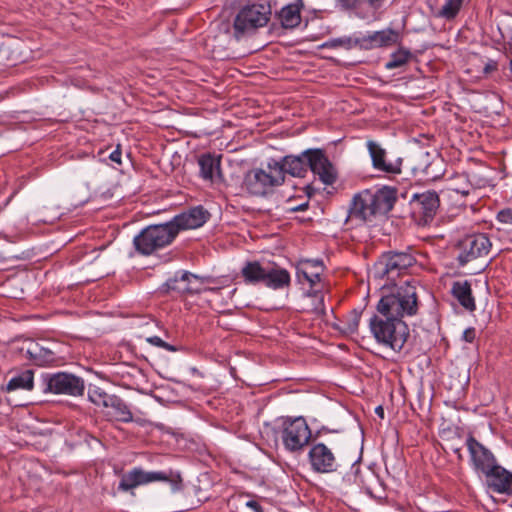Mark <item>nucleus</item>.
Masks as SVG:
<instances>
[{
	"label": "nucleus",
	"mask_w": 512,
	"mask_h": 512,
	"mask_svg": "<svg viewBox=\"0 0 512 512\" xmlns=\"http://www.w3.org/2000/svg\"><path fill=\"white\" fill-rule=\"evenodd\" d=\"M283 184L278 161L268 163L267 169H252L244 178V187L252 195L264 196L274 187Z\"/></svg>",
	"instance_id": "nucleus-4"
},
{
	"label": "nucleus",
	"mask_w": 512,
	"mask_h": 512,
	"mask_svg": "<svg viewBox=\"0 0 512 512\" xmlns=\"http://www.w3.org/2000/svg\"><path fill=\"white\" fill-rule=\"evenodd\" d=\"M311 438V430L303 417L283 421L281 439L284 447L296 452L302 450Z\"/></svg>",
	"instance_id": "nucleus-10"
},
{
	"label": "nucleus",
	"mask_w": 512,
	"mask_h": 512,
	"mask_svg": "<svg viewBox=\"0 0 512 512\" xmlns=\"http://www.w3.org/2000/svg\"><path fill=\"white\" fill-rule=\"evenodd\" d=\"M113 409V416L121 422H131L133 420L132 412L126 403L118 396H113L109 402V407Z\"/></svg>",
	"instance_id": "nucleus-28"
},
{
	"label": "nucleus",
	"mask_w": 512,
	"mask_h": 512,
	"mask_svg": "<svg viewBox=\"0 0 512 512\" xmlns=\"http://www.w3.org/2000/svg\"><path fill=\"white\" fill-rule=\"evenodd\" d=\"M395 201L396 190L393 188L385 186L375 192L363 190L353 196L346 221L356 225L372 222L377 215L388 213Z\"/></svg>",
	"instance_id": "nucleus-1"
},
{
	"label": "nucleus",
	"mask_w": 512,
	"mask_h": 512,
	"mask_svg": "<svg viewBox=\"0 0 512 512\" xmlns=\"http://www.w3.org/2000/svg\"><path fill=\"white\" fill-rule=\"evenodd\" d=\"M278 167L281 169L283 182L285 181L286 173L294 177H304L308 168L315 175H318L325 185H332L336 180V172L333 165L319 149H309L297 156H285L278 162Z\"/></svg>",
	"instance_id": "nucleus-2"
},
{
	"label": "nucleus",
	"mask_w": 512,
	"mask_h": 512,
	"mask_svg": "<svg viewBox=\"0 0 512 512\" xmlns=\"http://www.w3.org/2000/svg\"><path fill=\"white\" fill-rule=\"evenodd\" d=\"M399 33L392 29L376 31L373 34L362 39L361 47L370 49L374 47L389 46L397 43Z\"/></svg>",
	"instance_id": "nucleus-22"
},
{
	"label": "nucleus",
	"mask_w": 512,
	"mask_h": 512,
	"mask_svg": "<svg viewBox=\"0 0 512 512\" xmlns=\"http://www.w3.org/2000/svg\"><path fill=\"white\" fill-rule=\"evenodd\" d=\"M361 43H362V39L359 40V39H352V38H339V39H334L332 41V46H341V47H344L346 49H350L352 47H356L357 45H359L361 47Z\"/></svg>",
	"instance_id": "nucleus-33"
},
{
	"label": "nucleus",
	"mask_w": 512,
	"mask_h": 512,
	"mask_svg": "<svg viewBox=\"0 0 512 512\" xmlns=\"http://www.w3.org/2000/svg\"><path fill=\"white\" fill-rule=\"evenodd\" d=\"M307 207H308V203H304V204H302V205H300V206H298V207H294V208H292L291 210H293V211H303V210H305Z\"/></svg>",
	"instance_id": "nucleus-43"
},
{
	"label": "nucleus",
	"mask_w": 512,
	"mask_h": 512,
	"mask_svg": "<svg viewBox=\"0 0 512 512\" xmlns=\"http://www.w3.org/2000/svg\"><path fill=\"white\" fill-rule=\"evenodd\" d=\"M308 461L311 469L316 473L337 472L340 464L333 451L324 443H316L308 452Z\"/></svg>",
	"instance_id": "nucleus-11"
},
{
	"label": "nucleus",
	"mask_w": 512,
	"mask_h": 512,
	"mask_svg": "<svg viewBox=\"0 0 512 512\" xmlns=\"http://www.w3.org/2000/svg\"><path fill=\"white\" fill-rule=\"evenodd\" d=\"M109 158L113 162H116L118 164L121 163V150L119 149V147L110 154Z\"/></svg>",
	"instance_id": "nucleus-41"
},
{
	"label": "nucleus",
	"mask_w": 512,
	"mask_h": 512,
	"mask_svg": "<svg viewBox=\"0 0 512 512\" xmlns=\"http://www.w3.org/2000/svg\"><path fill=\"white\" fill-rule=\"evenodd\" d=\"M487 484L494 492L512 494V473L497 463L485 474Z\"/></svg>",
	"instance_id": "nucleus-17"
},
{
	"label": "nucleus",
	"mask_w": 512,
	"mask_h": 512,
	"mask_svg": "<svg viewBox=\"0 0 512 512\" xmlns=\"http://www.w3.org/2000/svg\"><path fill=\"white\" fill-rule=\"evenodd\" d=\"M330 328L342 335H350L357 330L358 322H325Z\"/></svg>",
	"instance_id": "nucleus-32"
},
{
	"label": "nucleus",
	"mask_w": 512,
	"mask_h": 512,
	"mask_svg": "<svg viewBox=\"0 0 512 512\" xmlns=\"http://www.w3.org/2000/svg\"><path fill=\"white\" fill-rule=\"evenodd\" d=\"M463 2L464 0H445L443 6L433 12V15L437 18L453 20L461 10Z\"/></svg>",
	"instance_id": "nucleus-29"
},
{
	"label": "nucleus",
	"mask_w": 512,
	"mask_h": 512,
	"mask_svg": "<svg viewBox=\"0 0 512 512\" xmlns=\"http://www.w3.org/2000/svg\"><path fill=\"white\" fill-rule=\"evenodd\" d=\"M59 315H60V316H68V315H70V314H69L68 312H65V313H61V314H59Z\"/></svg>",
	"instance_id": "nucleus-47"
},
{
	"label": "nucleus",
	"mask_w": 512,
	"mask_h": 512,
	"mask_svg": "<svg viewBox=\"0 0 512 512\" xmlns=\"http://www.w3.org/2000/svg\"><path fill=\"white\" fill-rule=\"evenodd\" d=\"M466 446L470 454L472 466L476 472L485 474L497 463L496 458L490 450L484 447L473 436L466 440Z\"/></svg>",
	"instance_id": "nucleus-16"
},
{
	"label": "nucleus",
	"mask_w": 512,
	"mask_h": 512,
	"mask_svg": "<svg viewBox=\"0 0 512 512\" xmlns=\"http://www.w3.org/2000/svg\"><path fill=\"white\" fill-rule=\"evenodd\" d=\"M323 272V265L321 261L318 260H305L301 262L298 267V276L303 275V277L311 284L314 285L320 281V276Z\"/></svg>",
	"instance_id": "nucleus-23"
},
{
	"label": "nucleus",
	"mask_w": 512,
	"mask_h": 512,
	"mask_svg": "<svg viewBox=\"0 0 512 512\" xmlns=\"http://www.w3.org/2000/svg\"><path fill=\"white\" fill-rule=\"evenodd\" d=\"M1 257H2V259H8V258H11V257H12V255H10V254H6V255H3V256H1Z\"/></svg>",
	"instance_id": "nucleus-45"
},
{
	"label": "nucleus",
	"mask_w": 512,
	"mask_h": 512,
	"mask_svg": "<svg viewBox=\"0 0 512 512\" xmlns=\"http://www.w3.org/2000/svg\"><path fill=\"white\" fill-rule=\"evenodd\" d=\"M463 339L466 341V342H473V340L475 339L476 337V331L474 328L470 327V328H467L466 330H464L463 332V335H462Z\"/></svg>",
	"instance_id": "nucleus-40"
},
{
	"label": "nucleus",
	"mask_w": 512,
	"mask_h": 512,
	"mask_svg": "<svg viewBox=\"0 0 512 512\" xmlns=\"http://www.w3.org/2000/svg\"><path fill=\"white\" fill-rule=\"evenodd\" d=\"M244 504L248 509H250V512H264V509L256 500H247Z\"/></svg>",
	"instance_id": "nucleus-39"
},
{
	"label": "nucleus",
	"mask_w": 512,
	"mask_h": 512,
	"mask_svg": "<svg viewBox=\"0 0 512 512\" xmlns=\"http://www.w3.org/2000/svg\"><path fill=\"white\" fill-rule=\"evenodd\" d=\"M307 300V311H311L314 313L315 317H325V318H335L333 308H330L329 310L325 309L324 307V298L323 295L315 293V294H308L306 296Z\"/></svg>",
	"instance_id": "nucleus-26"
},
{
	"label": "nucleus",
	"mask_w": 512,
	"mask_h": 512,
	"mask_svg": "<svg viewBox=\"0 0 512 512\" xmlns=\"http://www.w3.org/2000/svg\"><path fill=\"white\" fill-rule=\"evenodd\" d=\"M202 285L201 278L189 272H182L179 277L176 275L165 283L167 290H175L179 293H198Z\"/></svg>",
	"instance_id": "nucleus-19"
},
{
	"label": "nucleus",
	"mask_w": 512,
	"mask_h": 512,
	"mask_svg": "<svg viewBox=\"0 0 512 512\" xmlns=\"http://www.w3.org/2000/svg\"><path fill=\"white\" fill-rule=\"evenodd\" d=\"M454 452L458 454V457H459V458H461V457H462V456H461V454H460V449H459V448L455 449V450H454Z\"/></svg>",
	"instance_id": "nucleus-46"
},
{
	"label": "nucleus",
	"mask_w": 512,
	"mask_h": 512,
	"mask_svg": "<svg viewBox=\"0 0 512 512\" xmlns=\"http://www.w3.org/2000/svg\"><path fill=\"white\" fill-rule=\"evenodd\" d=\"M89 317H93V316H103V317H111V318H119V317H128L127 314H123L121 311H111L109 313H98V312H95V313H89L88 315Z\"/></svg>",
	"instance_id": "nucleus-38"
},
{
	"label": "nucleus",
	"mask_w": 512,
	"mask_h": 512,
	"mask_svg": "<svg viewBox=\"0 0 512 512\" xmlns=\"http://www.w3.org/2000/svg\"><path fill=\"white\" fill-rule=\"evenodd\" d=\"M491 243L489 238L484 234H476L466 237L461 242V253L458 256L460 265L483 257L488 254Z\"/></svg>",
	"instance_id": "nucleus-14"
},
{
	"label": "nucleus",
	"mask_w": 512,
	"mask_h": 512,
	"mask_svg": "<svg viewBox=\"0 0 512 512\" xmlns=\"http://www.w3.org/2000/svg\"><path fill=\"white\" fill-rule=\"evenodd\" d=\"M497 219L505 224H512V209L507 208L498 212Z\"/></svg>",
	"instance_id": "nucleus-36"
},
{
	"label": "nucleus",
	"mask_w": 512,
	"mask_h": 512,
	"mask_svg": "<svg viewBox=\"0 0 512 512\" xmlns=\"http://www.w3.org/2000/svg\"><path fill=\"white\" fill-rule=\"evenodd\" d=\"M371 321L378 320L376 316L370 318Z\"/></svg>",
	"instance_id": "nucleus-48"
},
{
	"label": "nucleus",
	"mask_w": 512,
	"mask_h": 512,
	"mask_svg": "<svg viewBox=\"0 0 512 512\" xmlns=\"http://www.w3.org/2000/svg\"><path fill=\"white\" fill-rule=\"evenodd\" d=\"M34 375L31 370H26L21 374L11 378L7 383V391H15L18 389L32 390Z\"/></svg>",
	"instance_id": "nucleus-27"
},
{
	"label": "nucleus",
	"mask_w": 512,
	"mask_h": 512,
	"mask_svg": "<svg viewBox=\"0 0 512 512\" xmlns=\"http://www.w3.org/2000/svg\"><path fill=\"white\" fill-rule=\"evenodd\" d=\"M452 293L459 303L467 310L475 308L474 298L472 297L471 285L468 281H457L452 286Z\"/></svg>",
	"instance_id": "nucleus-24"
},
{
	"label": "nucleus",
	"mask_w": 512,
	"mask_h": 512,
	"mask_svg": "<svg viewBox=\"0 0 512 512\" xmlns=\"http://www.w3.org/2000/svg\"><path fill=\"white\" fill-rule=\"evenodd\" d=\"M113 396L114 395H109L98 387L89 388L88 390L89 400L97 406L109 407V402Z\"/></svg>",
	"instance_id": "nucleus-31"
},
{
	"label": "nucleus",
	"mask_w": 512,
	"mask_h": 512,
	"mask_svg": "<svg viewBox=\"0 0 512 512\" xmlns=\"http://www.w3.org/2000/svg\"><path fill=\"white\" fill-rule=\"evenodd\" d=\"M209 217V213L202 207H195L188 212L176 216L171 225L176 229V235L180 230L196 229L202 226Z\"/></svg>",
	"instance_id": "nucleus-18"
},
{
	"label": "nucleus",
	"mask_w": 512,
	"mask_h": 512,
	"mask_svg": "<svg viewBox=\"0 0 512 512\" xmlns=\"http://www.w3.org/2000/svg\"><path fill=\"white\" fill-rule=\"evenodd\" d=\"M176 236V229L170 222L160 225H152L143 229L134 238L136 250L144 255H149L155 250L172 242Z\"/></svg>",
	"instance_id": "nucleus-5"
},
{
	"label": "nucleus",
	"mask_w": 512,
	"mask_h": 512,
	"mask_svg": "<svg viewBox=\"0 0 512 512\" xmlns=\"http://www.w3.org/2000/svg\"><path fill=\"white\" fill-rule=\"evenodd\" d=\"M146 341L148 343H150L151 345H154V346H157V347H160V348H163L167 351H171V352H175L176 351V348L173 346V345H170L169 343L163 341L160 337L158 336H150V337H147L146 338Z\"/></svg>",
	"instance_id": "nucleus-35"
},
{
	"label": "nucleus",
	"mask_w": 512,
	"mask_h": 512,
	"mask_svg": "<svg viewBox=\"0 0 512 512\" xmlns=\"http://www.w3.org/2000/svg\"><path fill=\"white\" fill-rule=\"evenodd\" d=\"M278 18L282 27L292 29L301 22L300 7L298 4H289L281 9Z\"/></svg>",
	"instance_id": "nucleus-25"
},
{
	"label": "nucleus",
	"mask_w": 512,
	"mask_h": 512,
	"mask_svg": "<svg viewBox=\"0 0 512 512\" xmlns=\"http://www.w3.org/2000/svg\"><path fill=\"white\" fill-rule=\"evenodd\" d=\"M200 167V176L204 180L217 182L222 180L220 169V157H216L210 153L202 154L198 158Z\"/></svg>",
	"instance_id": "nucleus-21"
},
{
	"label": "nucleus",
	"mask_w": 512,
	"mask_h": 512,
	"mask_svg": "<svg viewBox=\"0 0 512 512\" xmlns=\"http://www.w3.org/2000/svg\"><path fill=\"white\" fill-rule=\"evenodd\" d=\"M345 9L358 8L363 5V0H337Z\"/></svg>",
	"instance_id": "nucleus-37"
},
{
	"label": "nucleus",
	"mask_w": 512,
	"mask_h": 512,
	"mask_svg": "<svg viewBox=\"0 0 512 512\" xmlns=\"http://www.w3.org/2000/svg\"><path fill=\"white\" fill-rule=\"evenodd\" d=\"M13 53L10 49V46L2 43L0 44V64L9 65L13 62Z\"/></svg>",
	"instance_id": "nucleus-34"
},
{
	"label": "nucleus",
	"mask_w": 512,
	"mask_h": 512,
	"mask_svg": "<svg viewBox=\"0 0 512 512\" xmlns=\"http://www.w3.org/2000/svg\"><path fill=\"white\" fill-rule=\"evenodd\" d=\"M416 281H406L387 295H383L377 304V310L386 320H401L413 317L418 311Z\"/></svg>",
	"instance_id": "nucleus-3"
},
{
	"label": "nucleus",
	"mask_w": 512,
	"mask_h": 512,
	"mask_svg": "<svg viewBox=\"0 0 512 512\" xmlns=\"http://www.w3.org/2000/svg\"><path fill=\"white\" fill-rule=\"evenodd\" d=\"M270 14V8L262 4H254L241 9L233 24L235 38L239 39L245 33L265 26L269 21Z\"/></svg>",
	"instance_id": "nucleus-8"
},
{
	"label": "nucleus",
	"mask_w": 512,
	"mask_h": 512,
	"mask_svg": "<svg viewBox=\"0 0 512 512\" xmlns=\"http://www.w3.org/2000/svg\"><path fill=\"white\" fill-rule=\"evenodd\" d=\"M156 481H169V475L165 472H148L136 467L122 475L119 489L129 491L140 485H146Z\"/></svg>",
	"instance_id": "nucleus-15"
},
{
	"label": "nucleus",
	"mask_w": 512,
	"mask_h": 512,
	"mask_svg": "<svg viewBox=\"0 0 512 512\" xmlns=\"http://www.w3.org/2000/svg\"><path fill=\"white\" fill-rule=\"evenodd\" d=\"M370 330L379 343L395 351L403 348L409 330L406 322H369Z\"/></svg>",
	"instance_id": "nucleus-9"
},
{
	"label": "nucleus",
	"mask_w": 512,
	"mask_h": 512,
	"mask_svg": "<svg viewBox=\"0 0 512 512\" xmlns=\"http://www.w3.org/2000/svg\"><path fill=\"white\" fill-rule=\"evenodd\" d=\"M412 57L410 51L405 49H399L391 55L390 60L385 64L386 69L392 70L395 68L402 67Z\"/></svg>",
	"instance_id": "nucleus-30"
},
{
	"label": "nucleus",
	"mask_w": 512,
	"mask_h": 512,
	"mask_svg": "<svg viewBox=\"0 0 512 512\" xmlns=\"http://www.w3.org/2000/svg\"><path fill=\"white\" fill-rule=\"evenodd\" d=\"M413 214L421 225H426L435 217L440 200L434 191H425L420 194H414L411 200Z\"/></svg>",
	"instance_id": "nucleus-12"
},
{
	"label": "nucleus",
	"mask_w": 512,
	"mask_h": 512,
	"mask_svg": "<svg viewBox=\"0 0 512 512\" xmlns=\"http://www.w3.org/2000/svg\"><path fill=\"white\" fill-rule=\"evenodd\" d=\"M242 275L248 283H264L267 287L279 289L287 286L290 275L285 269H265L259 262H248L242 268Z\"/></svg>",
	"instance_id": "nucleus-7"
},
{
	"label": "nucleus",
	"mask_w": 512,
	"mask_h": 512,
	"mask_svg": "<svg viewBox=\"0 0 512 512\" xmlns=\"http://www.w3.org/2000/svg\"><path fill=\"white\" fill-rule=\"evenodd\" d=\"M510 70L512 72V60L510 61Z\"/></svg>",
	"instance_id": "nucleus-49"
},
{
	"label": "nucleus",
	"mask_w": 512,
	"mask_h": 512,
	"mask_svg": "<svg viewBox=\"0 0 512 512\" xmlns=\"http://www.w3.org/2000/svg\"><path fill=\"white\" fill-rule=\"evenodd\" d=\"M44 393L64 394L73 397L82 396L85 383L81 377L66 372L42 375Z\"/></svg>",
	"instance_id": "nucleus-6"
},
{
	"label": "nucleus",
	"mask_w": 512,
	"mask_h": 512,
	"mask_svg": "<svg viewBox=\"0 0 512 512\" xmlns=\"http://www.w3.org/2000/svg\"><path fill=\"white\" fill-rule=\"evenodd\" d=\"M384 0H363V4H368L371 8H378Z\"/></svg>",
	"instance_id": "nucleus-42"
},
{
	"label": "nucleus",
	"mask_w": 512,
	"mask_h": 512,
	"mask_svg": "<svg viewBox=\"0 0 512 512\" xmlns=\"http://www.w3.org/2000/svg\"><path fill=\"white\" fill-rule=\"evenodd\" d=\"M415 263L416 259L409 251H389L381 256L377 268L383 275L393 277L407 270Z\"/></svg>",
	"instance_id": "nucleus-13"
},
{
	"label": "nucleus",
	"mask_w": 512,
	"mask_h": 512,
	"mask_svg": "<svg viewBox=\"0 0 512 512\" xmlns=\"http://www.w3.org/2000/svg\"><path fill=\"white\" fill-rule=\"evenodd\" d=\"M375 412L381 417L383 418L384 417V411H383V408L381 406H378L376 409H375Z\"/></svg>",
	"instance_id": "nucleus-44"
},
{
	"label": "nucleus",
	"mask_w": 512,
	"mask_h": 512,
	"mask_svg": "<svg viewBox=\"0 0 512 512\" xmlns=\"http://www.w3.org/2000/svg\"><path fill=\"white\" fill-rule=\"evenodd\" d=\"M367 148L372 159L373 167L385 173H400V162L390 163L386 162L385 150L376 142L368 141Z\"/></svg>",
	"instance_id": "nucleus-20"
}]
</instances>
